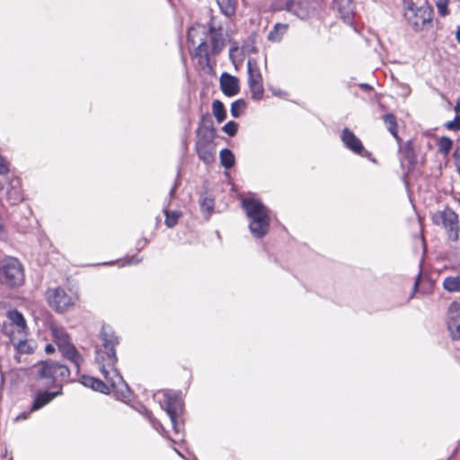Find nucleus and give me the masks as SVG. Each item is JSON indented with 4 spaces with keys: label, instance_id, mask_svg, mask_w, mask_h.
Masks as SVG:
<instances>
[{
    "label": "nucleus",
    "instance_id": "1",
    "mask_svg": "<svg viewBox=\"0 0 460 460\" xmlns=\"http://www.w3.org/2000/svg\"><path fill=\"white\" fill-rule=\"evenodd\" d=\"M102 348L96 349V362L105 382L93 376H83L82 385L102 394H112L117 400L128 402L131 391L122 376L115 367L117 356L115 347L119 343L114 330L110 325H102L100 332Z\"/></svg>",
    "mask_w": 460,
    "mask_h": 460
},
{
    "label": "nucleus",
    "instance_id": "2",
    "mask_svg": "<svg viewBox=\"0 0 460 460\" xmlns=\"http://www.w3.org/2000/svg\"><path fill=\"white\" fill-rule=\"evenodd\" d=\"M188 41L194 47V57L200 64H208L209 56L218 55L226 46L223 29L216 27L213 21L208 28L202 24L192 26L188 31Z\"/></svg>",
    "mask_w": 460,
    "mask_h": 460
},
{
    "label": "nucleus",
    "instance_id": "3",
    "mask_svg": "<svg viewBox=\"0 0 460 460\" xmlns=\"http://www.w3.org/2000/svg\"><path fill=\"white\" fill-rule=\"evenodd\" d=\"M242 208L248 218V227L255 238L264 237L270 230V209L254 194L241 198Z\"/></svg>",
    "mask_w": 460,
    "mask_h": 460
},
{
    "label": "nucleus",
    "instance_id": "4",
    "mask_svg": "<svg viewBox=\"0 0 460 460\" xmlns=\"http://www.w3.org/2000/svg\"><path fill=\"white\" fill-rule=\"evenodd\" d=\"M154 399L170 417L175 434H181L183 431L181 418L183 403L180 394L172 391H158L154 394Z\"/></svg>",
    "mask_w": 460,
    "mask_h": 460
},
{
    "label": "nucleus",
    "instance_id": "5",
    "mask_svg": "<svg viewBox=\"0 0 460 460\" xmlns=\"http://www.w3.org/2000/svg\"><path fill=\"white\" fill-rule=\"evenodd\" d=\"M50 331L53 341L62 353V356L73 364L75 370L78 373L83 358L72 343L66 330L61 325L52 324Z\"/></svg>",
    "mask_w": 460,
    "mask_h": 460
},
{
    "label": "nucleus",
    "instance_id": "6",
    "mask_svg": "<svg viewBox=\"0 0 460 460\" xmlns=\"http://www.w3.org/2000/svg\"><path fill=\"white\" fill-rule=\"evenodd\" d=\"M403 15L411 28L419 31L431 21L432 11L427 4L417 5L411 0L403 1Z\"/></svg>",
    "mask_w": 460,
    "mask_h": 460
},
{
    "label": "nucleus",
    "instance_id": "7",
    "mask_svg": "<svg viewBox=\"0 0 460 460\" xmlns=\"http://www.w3.org/2000/svg\"><path fill=\"white\" fill-rule=\"evenodd\" d=\"M37 368L38 377L44 380L45 385L63 382L70 376V370L66 366L54 361L42 362Z\"/></svg>",
    "mask_w": 460,
    "mask_h": 460
},
{
    "label": "nucleus",
    "instance_id": "8",
    "mask_svg": "<svg viewBox=\"0 0 460 460\" xmlns=\"http://www.w3.org/2000/svg\"><path fill=\"white\" fill-rule=\"evenodd\" d=\"M1 273L3 275L1 282L10 287L20 286L24 280L22 264L13 257H8L2 261Z\"/></svg>",
    "mask_w": 460,
    "mask_h": 460
},
{
    "label": "nucleus",
    "instance_id": "9",
    "mask_svg": "<svg viewBox=\"0 0 460 460\" xmlns=\"http://www.w3.org/2000/svg\"><path fill=\"white\" fill-rule=\"evenodd\" d=\"M271 8L274 12L287 11L300 19H306L311 13L309 0H274Z\"/></svg>",
    "mask_w": 460,
    "mask_h": 460
},
{
    "label": "nucleus",
    "instance_id": "10",
    "mask_svg": "<svg viewBox=\"0 0 460 460\" xmlns=\"http://www.w3.org/2000/svg\"><path fill=\"white\" fill-rule=\"evenodd\" d=\"M435 224H442L447 229L448 237L452 241L458 239V216L452 209H445L433 215Z\"/></svg>",
    "mask_w": 460,
    "mask_h": 460
},
{
    "label": "nucleus",
    "instance_id": "11",
    "mask_svg": "<svg viewBox=\"0 0 460 460\" xmlns=\"http://www.w3.org/2000/svg\"><path fill=\"white\" fill-rule=\"evenodd\" d=\"M46 296L49 305L57 312H63L74 304L73 297L60 288H49Z\"/></svg>",
    "mask_w": 460,
    "mask_h": 460
},
{
    "label": "nucleus",
    "instance_id": "12",
    "mask_svg": "<svg viewBox=\"0 0 460 460\" xmlns=\"http://www.w3.org/2000/svg\"><path fill=\"white\" fill-rule=\"evenodd\" d=\"M343 146L352 153L367 157L370 153L365 150L361 140L348 128H344L341 134Z\"/></svg>",
    "mask_w": 460,
    "mask_h": 460
},
{
    "label": "nucleus",
    "instance_id": "13",
    "mask_svg": "<svg viewBox=\"0 0 460 460\" xmlns=\"http://www.w3.org/2000/svg\"><path fill=\"white\" fill-rule=\"evenodd\" d=\"M61 394H62L61 387L59 388L58 391H56V392H48V391L38 392L35 394V397H34L32 405L30 409V411L22 412V413L19 414L16 417L15 420L18 421V420H26L29 417L30 413L41 409L42 407H44L45 405L49 403L54 398H56L57 396H58Z\"/></svg>",
    "mask_w": 460,
    "mask_h": 460
},
{
    "label": "nucleus",
    "instance_id": "14",
    "mask_svg": "<svg viewBox=\"0 0 460 460\" xmlns=\"http://www.w3.org/2000/svg\"><path fill=\"white\" fill-rule=\"evenodd\" d=\"M447 328L452 339H460V303L454 302L447 312Z\"/></svg>",
    "mask_w": 460,
    "mask_h": 460
},
{
    "label": "nucleus",
    "instance_id": "15",
    "mask_svg": "<svg viewBox=\"0 0 460 460\" xmlns=\"http://www.w3.org/2000/svg\"><path fill=\"white\" fill-rule=\"evenodd\" d=\"M7 317L10 321L11 327L14 329L10 331V334L13 332L15 335L17 334L18 336L26 337L27 324L23 315L17 310H11L7 313ZM4 332L9 334L7 326H4Z\"/></svg>",
    "mask_w": 460,
    "mask_h": 460
},
{
    "label": "nucleus",
    "instance_id": "16",
    "mask_svg": "<svg viewBox=\"0 0 460 460\" xmlns=\"http://www.w3.org/2000/svg\"><path fill=\"white\" fill-rule=\"evenodd\" d=\"M219 84L226 96L232 97L240 92L239 79L226 72L220 75Z\"/></svg>",
    "mask_w": 460,
    "mask_h": 460
},
{
    "label": "nucleus",
    "instance_id": "17",
    "mask_svg": "<svg viewBox=\"0 0 460 460\" xmlns=\"http://www.w3.org/2000/svg\"><path fill=\"white\" fill-rule=\"evenodd\" d=\"M23 199V195L21 190V182L20 179L13 178L9 181L8 188L6 190V200L7 202L13 206L22 202Z\"/></svg>",
    "mask_w": 460,
    "mask_h": 460
},
{
    "label": "nucleus",
    "instance_id": "18",
    "mask_svg": "<svg viewBox=\"0 0 460 460\" xmlns=\"http://www.w3.org/2000/svg\"><path fill=\"white\" fill-rule=\"evenodd\" d=\"M196 149L199 159L204 163L210 164L214 161L216 154L214 144L205 145L203 142H197Z\"/></svg>",
    "mask_w": 460,
    "mask_h": 460
},
{
    "label": "nucleus",
    "instance_id": "19",
    "mask_svg": "<svg viewBox=\"0 0 460 460\" xmlns=\"http://www.w3.org/2000/svg\"><path fill=\"white\" fill-rule=\"evenodd\" d=\"M335 5L344 22L351 24L353 21V4L350 0H335Z\"/></svg>",
    "mask_w": 460,
    "mask_h": 460
},
{
    "label": "nucleus",
    "instance_id": "20",
    "mask_svg": "<svg viewBox=\"0 0 460 460\" xmlns=\"http://www.w3.org/2000/svg\"><path fill=\"white\" fill-rule=\"evenodd\" d=\"M248 68V84L261 83L262 75L260 67L254 59H249L247 62Z\"/></svg>",
    "mask_w": 460,
    "mask_h": 460
},
{
    "label": "nucleus",
    "instance_id": "21",
    "mask_svg": "<svg viewBox=\"0 0 460 460\" xmlns=\"http://www.w3.org/2000/svg\"><path fill=\"white\" fill-rule=\"evenodd\" d=\"M288 25L286 23H276L268 34V40L272 42H279L287 33Z\"/></svg>",
    "mask_w": 460,
    "mask_h": 460
},
{
    "label": "nucleus",
    "instance_id": "22",
    "mask_svg": "<svg viewBox=\"0 0 460 460\" xmlns=\"http://www.w3.org/2000/svg\"><path fill=\"white\" fill-rule=\"evenodd\" d=\"M10 339L16 349L21 353H30L32 348L26 341V337L16 336L13 332L10 334Z\"/></svg>",
    "mask_w": 460,
    "mask_h": 460
},
{
    "label": "nucleus",
    "instance_id": "23",
    "mask_svg": "<svg viewBox=\"0 0 460 460\" xmlns=\"http://www.w3.org/2000/svg\"><path fill=\"white\" fill-rule=\"evenodd\" d=\"M383 120L388 129V131L392 134V136L399 140L398 131H397V120L394 114L387 113L383 116Z\"/></svg>",
    "mask_w": 460,
    "mask_h": 460
},
{
    "label": "nucleus",
    "instance_id": "24",
    "mask_svg": "<svg viewBox=\"0 0 460 460\" xmlns=\"http://www.w3.org/2000/svg\"><path fill=\"white\" fill-rule=\"evenodd\" d=\"M164 213L165 216L164 223L166 226L169 228L175 226L178 223L179 218L182 216V213L180 210L164 209Z\"/></svg>",
    "mask_w": 460,
    "mask_h": 460
},
{
    "label": "nucleus",
    "instance_id": "25",
    "mask_svg": "<svg viewBox=\"0 0 460 460\" xmlns=\"http://www.w3.org/2000/svg\"><path fill=\"white\" fill-rule=\"evenodd\" d=\"M212 112L217 122H223L226 118V111L222 102L215 100L212 103Z\"/></svg>",
    "mask_w": 460,
    "mask_h": 460
},
{
    "label": "nucleus",
    "instance_id": "26",
    "mask_svg": "<svg viewBox=\"0 0 460 460\" xmlns=\"http://www.w3.org/2000/svg\"><path fill=\"white\" fill-rule=\"evenodd\" d=\"M220 162L226 169H230L234 164V155L233 152L227 148L223 149L220 152Z\"/></svg>",
    "mask_w": 460,
    "mask_h": 460
},
{
    "label": "nucleus",
    "instance_id": "27",
    "mask_svg": "<svg viewBox=\"0 0 460 460\" xmlns=\"http://www.w3.org/2000/svg\"><path fill=\"white\" fill-rule=\"evenodd\" d=\"M214 130L209 128H203L198 130L197 142H203L205 145L213 144Z\"/></svg>",
    "mask_w": 460,
    "mask_h": 460
},
{
    "label": "nucleus",
    "instance_id": "28",
    "mask_svg": "<svg viewBox=\"0 0 460 460\" xmlns=\"http://www.w3.org/2000/svg\"><path fill=\"white\" fill-rule=\"evenodd\" d=\"M443 287L449 292H460V277H447L443 281Z\"/></svg>",
    "mask_w": 460,
    "mask_h": 460
},
{
    "label": "nucleus",
    "instance_id": "29",
    "mask_svg": "<svg viewBox=\"0 0 460 460\" xmlns=\"http://www.w3.org/2000/svg\"><path fill=\"white\" fill-rule=\"evenodd\" d=\"M217 4L226 16L230 17L235 12V6L233 0H217Z\"/></svg>",
    "mask_w": 460,
    "mask_h": 460
},
{
    "label": "nucleus",
    "instance_id": "30",
    "mask_svg": "<svg viewBox=\"0 0 460 460\" xmlns=\"http://www.w3.org/2000/svg\"><path fill=\"white\" fill-rule=\"evenodd\" d=\"M251 91V95L253 100H261L264 94L263 83H251L248 84Z\"/></svg>",
    "mask_w": 460,
    "mask_h": 460
},
{
    "label": "nucleus",
    "instance_id": "31",
    "mask_svg": "<svg viewBox=\"0 0 460 460\" xmlns=\"http://www.w3.org/2000/svg\"><path fill=\"white\" fill-rule=\"evenodd\" d=\"M438 151L444 155H447L452 149L453 141L447 137H442L438 140Z\"/></svg>",
    "mask_w": 460,
    "mask_h": 460
},
{
    "label": "nucleus",
    "instance_id": "32",
    "mask_svg": "<svg viewBox=\"0 0 460 460\" xmlns=\"http://www.w3.org/2000/svg\"><path fill=\"white\" fill-rule=\"evenodd\" d=\"M246 108V102L243 99H239L234 102L231 105V115L234 118H238L243 112Z\"/></svg>",
    "mask_w": 460,
    "mask_h": 460
},
{
    "label": "nucleus",
    "instance_id": "33",
    "mask_svg": "<svg viewBox=\"0 0 460 460\" xmlns=\"http://www.w3.org/2000/svg\"><path fill=\"white\" fill-rule=\"evenodd\" d=\"M200 208L203 212L210 215L214 209V199L209 197H201L199 200Z\"/></svg>",
    "mask_w": 460,
    "mask_h": 460
},
{
    "label": "nucleus",
    "instance_id": "34",
    "mask_svg": "<svg viewBox=\"0 0 460 460\" xmlns=\"http://www.w3.org/2000/svg\"><path fill=\"white\" fill-rule=\"evenodd\" d=\"M223 131L230 137H234L238 129V124L234 121H228L224 127Z\"/></svg>",
    "mask_w": 460,
    "mask_h": 460
},
{
    "label": "nucleus",
    "instance_id": "35",
    "mask_svg": "<svg viewBox=\"0 0 460 460\" xmlns=\"http://www.w3.org/2000/svg\"><path fill=\"white\" fill-rule=\"evenodd\" d=\"M450 0H437L436 5L438 12L441 16H447L448 14L447 4Z\"/></svg>",
    "mask_w": 460,
    "mask_h": 460
},
{
    "label": "nucleus",
    "instance_id": "36",
    "mask_svg": "<svg viewBox=\"0 0 460 460\" xmlns=\"http://www.w3.org/2000/svg\"><path fill=\"white\" fill-rule=\"evenodd\" d=\"M445 126L449 130H453V131L460 130V116L456 115L453 120L447 121L445 124Z\"/></svg>",
    "mask_w": 460,
    "mask_h": 460
},
{
    "label": "nucleus",
    "instance_id": "37",
    "mask_svg": "<svg viewBox=\"0 0 460 460\" xmlns=\"http://www.w3.org/2000/svg\"><path fill=\"white\" fill-rule=\"evenodd\" d=\"M141 261H142L141 258H138L137 256L134 255V256L128 257L123 263H121V266L137 264Z\"/></svg>",
    "mask_w": 460,
    "mask_h": 460
},
{
    "label": "nucleus",
    "instance_id": "38",
    "mask_svg": "<svg viewBox=\"0 0 460 460\" xmlns=\"http://www.w3.org/2000/svg\"><path fill=\"white\" fill-rule=\"evenodd\" d=\"M150 420H151V424H152L153 428L155 429L162 435H164V432H165V430L163 428L162 424L155 419H151Z\"/></svg>",
    "mask_w": 460,
    "mask_h": 460
},
{
    "label": "nucleus",
    "instance_id": "39",
    "mask_svg": "<svg viewBox=\"0 0 460 460\" xmlns=\"http://www.w3.org/2000/svg\"><path fill=\"white\" fill-rule=\"evenodd\" d=\"M148 243V240L146 238H142L138 240L136 243V248L137 251L143 250Z\"/></svg>",
    "mask_w": 460,
    "mask_h": 460
},
{
    "label": "nucleus",
    "instance_id": "40",
    "mask_svg": "<svg viewBox=\"0 0 460 460\" xmlns=\"http://www.w3.org/2000/svg\"><path fill=\"white\" fill-rule=\"evenodd\" d=\"M237 49L238 48L236 46H232L229 49V57L233 63H234V52L237 51Z\"/></svg>",
    "mask_w": 460,
    "mask_h": 460
},
{
    "label": "nucleus",
    "instance_id": "41",
    "mask_svg": "<svg viewBox=\"0 0 460 460\" xmlns=\"http://www.w3.org/2000/svg\"><path fill=\"white\" fill-rule=\"evenodd\" d=\"M420 274H419L417 279L415 280L414 282V286H413V293L411 295L410 298H412L414 293L417 291L418 289V287H419V279H420Z\"/></svg>",
    "mask_w": 460,
    "mask_h": 460
},
{
    "label": "nucleus",
    "instance_id": "42",
    "mask_svg": "<svg viewBox=\"0 0 460 460\" xmlns=\"http://www.w3.org/2000/svg\"><path fill=\"white\" fill-rule=\"evenodd\" d=\"M45 351L48 354H51V353H53L55 351V348H54V346L52 344H48L45 347Z\"/></svg>",
    "mask_w": 460,
    "mask_h": 460
},
{
    "label": "nucleus",
    "instance_id": "43",
    "mask_svg": "<svg viewBox=\"0 0 460 460\" xmlns=\"http://www.w3.org/2000/svg\"><path fill=\"white\" fill-rule=\"evenodd\" d=\"M453 155H454L455 160H458L460 162V151L459 150H456L454 152Z\"/></svg>",
    "mask_w": 460,
    "mask_h": 460
},
{
    "label": "nucleus",
    "instance_id": "44",
    "mask_svg": "<svg viewBox=\"0 0 460 460\" xmlns=\"http://www.w3.org/2000/svg\"><path fill=\"white\" fill-rule=\"evenodd\" d=\"M360 87L365 89V90H371L372 87L370 85H368L367 84H360Z\"/></svg>",
    "mask_w": 460,
    "mask_h": 460
},
{
    "label": "nucleus",
    "instance_id": "45",
    "mask_svg": "<svg viewBox=\"0 0 460 460\" xmlns=\"http://www.w3.org/2000/svg\"><path fill=\"white\" fill-rule=\"evenodd\" d=\"M455 111L456 113H459L460 112V101H458L455 106Z\"/></svg>",
    "mask_w": 460,
    "mask_h": 460
},
{
    "label": "nucleus",
    "instance_id": "46",
    "mask_svg": "<svg viewBox=\"0 0 460 460\" xmlns=\"http://www.w3.org/2000/svg\"><path fill=\"white\" fill-rule=\"evenodd\" d=\"M456 40L460 43V27H458L456 34Z\"/></svg>",
    "mask_w": 460,
    "mask_h": 460
},
{
    "label": "nucleus",
    "instance_id": "47",
    "mask_svg": "<svg viewBox=\"0 0 460 460\" xmlns=\"http://www.w3.org/2000/svg\"><path fill=\"white\" fill-rule=\"evenodd\" d=\"M456 164L458 166L457 171H458V173L460 175V162L458 160H456Z\"/></svg>",
    "mask_w": 460,
    "mask_h": 460
},
{
    "label": "nucleus",
    "instance_id": "48",
    "mask_svg": "<svg viewBox=\"0 0 460 460\" xmlns=\"http://www.w3.org/2000/svg\"><path fill=\"white\" fill-rule=\"evenodd\" d=\"M114 264V261L103 262L102 265H111Z\"/></svg>",
    "mask_w": 460,
    "mask_h": 460
},
{
    "label": "nucleus",
    "instance_id": "49",
    "mask_svg": "<svg viewBox=\"0 0 460 460\" xmlns=\"http://www.w3.org/2000/svg\"><path fill=\"white\" fill-rule=\"evenodd\" d=\"M274 95H280V92H273Z\"/></svg>",
    "mask_w": 460,
    "mask_h": 460
},
{
    "label": "nucleus",
    "instance_id": "50",
    "mask_svg": "<svg viewBox=\"0 0 460 460\" xmlns=\"http://www.w3.org/2000/svg\"><path fill=\"white\" fill-rule=\"evenodd\" d=\"M173 192H174V188H172V189L171 190L170 194H171V195H172V194H173Z\"/></svg>",
    "mask_w": 460,
    "mask_h": 460
},
{
    "label": "nucleus",
    "instance_id": "51",
    "mask_svg": "<svg viewBox=\"0 0 460 460\" xmlns=\"http://www.w3.org/2000/svg\"><path fill=\"white\" fill-rule=\"evenodd\" d=\"M175 451L177 452V454H178L179 456H181V457H183V456L181 454V452L177 451L176 449H175Z\"/></svg>",
    "mask_w": 460,
    "mask_h": 460
},
{
    "label": "nucleus",
    "instance_id": "52",
    "mask_svg": "<svg viewBox=\"0 0 460 460\" xmlns=\"http://www.w3.org/2000/svg\"><path fill=\"white\" fill-rule=\"evenodd\" d=\"M11 460V459H10Z\"/></svg>",
    "mask_w": 460,
    "mask_h": 460
}]
</instances>
